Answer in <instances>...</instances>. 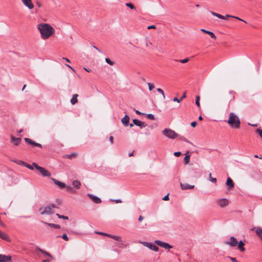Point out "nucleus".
<instances>
[{"instance_id": "obj_1", "label": "nucleus", "mask_w": 262, "mask_h": 262, "mask_svg": "<svg viewBox=\"0 0 262 262\" xmlns=\"http://www.w3.org/2000/svg\"><path fill=\"white\" fill-rule=\"evenodd\" d=\"M37 28L40 32L42 38L43 39H48L55 32L54 29L48 24H39Z\"/></svg>"}, {"instance_id": "obj_2", "label": "nucleus", "mask_w": 262, "mask_h": 262, "mask_svg": "<svg viewBox=\"0 0 262 262\" xmlns=\"http://www.w3.org/2000/svg\"><path fill=\"white\" fill-rule=\"evenodd\" d=\"M228 123L232 127L235 128H238L240 126L241 122L238 117L233 113H230L229 114Z\"/></svg>"}, {"instance_id": "obj_3", "label": "nucleus", "mask_w": 262, "mask_h": 262, "mask_svg": "<svg viewBox=\"0 0 262 262\" xmlns=\"http://www.w3.org/2000/svg\"><path fill=\"white\" fill-rule=\"evenodd\" d=\"M162 134L169 139H175L179 136V134L170 128H165L162 131Z\"/></svg>"}, {"instance_id": "obj_4", "label": "nucleus", "mask_w": 262, "mask_h": 262, "mask_svg": "<svg viewBox=\"0 0 262 262\" xmlns=\"http://www.w3.org/2000/svg\"><path fill=\"white\" fill-rule=\"evenodd\" d=\"M58 208L55 205L51 204L45 207L43 210L40 212L41 214L50 215L54 213V209Z\"/></svg>"}, {"instance_id": "obj_5", "label": "nucleus", "mask_w": 262, "mask_h": 262, "mask_svg": "<svg viewBox=\"0 0 262 262\" xmlns=\"http://www.w3.org/2000/svg\"><path fill=\"white\" fill-rule=\"evenodd\" d=\"M33 166H34V168L39 171L42 176L47 177L51 176V173L48 170L46 169L43 167L39 166L36 163H33Z\"/></svg>"}, {"instance_id": "obj_6", "label": "nucleus", "mask_w": 262, "mask_h": 262, "mask_svg": "<svg viewBox=\"0 0 262 262\" xmlns=\"http://www.w3.org/2000/svg\"><path fill=\"white\" fill-rule=\"evenodd\" d=\"M139 243L142 244L144 246L148 248L149 249H150L154 251L157 252L159 250V248L157 246L153 245L152 244H151L150 243H148L147 242L140 241Z\"/></svg>"}, {"instance_id": "obj_7", "label": "nucleus", "mask_w": 262, "mask_h": 262, "mask_svg": "<svg viewBox=\"0 0 262 262\" xmlns=\"http://www.w3.org/2000/svg\"><path fill=\"white\" fill-rule=\"evenodd\" d=\"M225 243L229 245L231 247H234L237 245L238 241L234 236H231L230 237V241H226L225 242Z\"/></svg>"}, {"instance_id": "obj_8", "label": "nucleus", "mask_w": 262, "mask_h": 262, "mask_svg": "<svg viewBox=\"0 0 262 262\" xmlns=\"http://www.w3.org/2000/svg\"><path fill=\"white\" fill-rule=\"evenodd\" d=\"M155 243L161 247L164 248L165 249H170L172 248V246L169 245L168 243L162 242L160 240H156Z\"/></svg>"}, {"instance_id": "obj_9", "label": "nucleus", "mask_w": 262, "mask_h": 262, "mask_svg": "<svg viewBox=\"0 0 262 262\" xmlns=\"http://www.w3.org/2000/svg\"><path fill=\"white\" fill-rule=\"evenodd\" d=\"M88 196L96 204H100L101 203V199L97 196H95L92 194L88 193Z\"/></svg>"}, {"instance_id": "obj_10", "label": "nucleus", "mask_w": 262, "mask_h": 262, "mask_svg": "<svg viewBox=\"0 0 262 262\" xmlns=\"http://www.w3.org/2000/svg\"><path fill=\"white\" fill-rule=\"evenodd\" d=\"M23 4L29 9L31 10L34 8V5L32 3V0H21Z\"/></svg>"}, {"instance_id": "obj_11", "label": "nucleus", "mask_w": 262, "mask_h": 262, "mask_svg": "<svg viewBox=\"0 0 262 262\" xmlns=\"http://www.w3.org/2000/svg\"><path fill=\"white\" fill-rule=\"evenodd\" d=\"M24 140L27 143H28V144H30L31 145H34L35 146H36V147H39V148H42V145L41 144H40L39 143H38L35 142L34 141H33L31 139H30V138H25L24 139Z\"/></svg>"}, {"instance_id": "obj_12", "label": "nucleus", "mask_w": 262, "mask_h": 262, "mask_svg": "<svg viewBox=\"0 0 262 262\" xmlns=\"http://www.w3.org/2000/svg\"><path fill=\"white\" fill-rule=\"evenodd\" d=\"M11 258L10 255L0 254V262H11Z\"/></svg>"}, {"instance_id": "obj_13", "label": "nucleus", "mask_w": 262, "mask_h": 262, "mask_svg": "<svg viewBox=\"0 0 262 262\" xmlns=\"http://www.w3.org/2000/svg\"><path fill=\"white\" fill-rule=\"evenodd\" d=\"M226 184L228 187V190H231L234 187V183L230 177H228L227 178Z\"/></svg>"}, {"instance_id": "obj_14", "label": "nucleus", "mask_w": 262, "mask_h": 262, "mask_svg": "<svg viewBox=\"0 0 262 262\" xmlns=\"http://www.w3.org/2000/svg\"><path fill=\"white\" fill-rule=\"evenodd\" d=\"M217 203L221 207H224L227 206L229 202L227 199L224 198L219 200Z\"/></svg>"}, {"instance_id": "obj_15", "label": "nucleus", "mask_w": 262, "mask_h": 262, "mask_svg": "<svg viewBox=\"0 0 262 262\" xmlns=\"http://www.w3.org/2000/svg\"><path fill=\"white\" fill-rule=\"evenodd\" d=\"M133 122L135 125L140 127L141 128L145 127L146 125L144 122L136 119H133Z\"/></svg>"}, {"instance_id": "obj_16", "label": "nucleus", "mask_w": 262, "mask_h": 262, "mask_svg": "<svg viewBox=\"0 0 262 262\" xmlns=\"http://www.w3.org/2000/svg\"><path fill=\"white\" fill-rule=\"evenodd\" d=\"M11 141L15 145L17 146L20 144L21 139L20 138H15L13 136L11 135Z\"/></svg>"}, {"instance_id": "obj_17", "label": "nucleus", "mask_w": 262, "mask_h": 262, "mask_svg": "<svg viewBox=\"0 0 262 262\" xmlns=\"http://www.w3.org/2000/svg\"><path fill=\"white\" fill-rule=\"evenodd\" d=\"M181 189L183 190H187V189H191L194 188V186L189 185L187 183H184V184L181 183Z\"/></svg>"}, {"instance_id": "obj_18", "label": "nucleus", "mask_w": 262, "mask_h": 262, "mask_svg": "<svg viewBox=\"0 0 262 262\" xmlns=\"http://www.w3.org/2000/svg\"><path fill=\"white\" fill-rule=\"evenodd\" d=\"M129 120V116L127 115H125V116L122 119L121 122L125 126H127L128 125Z\"/></svg>"}, {"instance_id": "obj_19", "label": "nucleus", "mask_w": 262, "mask_h": 262, "mask_svg": "<svg viewBox=\"0 0 262 262\" xmlns=\"http://www.w3.org/2000/svg\"><path fill=\"white\" fill-rule=\"evenodd\" d=\"M52 180L56 185H58L61 188H63L66 187V185L64 183L59 182V181L54 178H52Z\"/></svg>"}, {"instance_id": "obj_20", "label": "nucleus", "mask_w": 262, "mask_h": 262, "mask_svg": "<svg viewBox=\"0 0 262 262\" xmlns=\"http://www.w3.org/2000/svg\"><path fill=\"white\" fill-rule=\"evenodd\" d=\"M244 245L245 243L242 241H240L239 242H238V244L237 245L238 249L242 252L245 251V249L244 247Z\"/></svg>"}, {"instance_id": "obj_21", "label": "nucleus", "mask_w": 262, "mask_h": 262, "mask_svg": "<svg viewBox=\"0 0 262 262\" xmlns=\"http://www.w3.org/2000/svg\"><path fill=\"white\" fill-rule=\"evenodd\" d=\"M78 97V95L76 94H74L72 96V98L70 100V102L72 104L74 105L78 102V100L77 99Z\"/></svg>"}, {"instance_id": "obj_22", "label": "nucleus", "mask_w": 262, "mask_h": 262, "mask_svg": "<svg viewBox=\"0 0 262 262\" xmlns=\"http://www.w3.org/2000/svg\"><path fill=\"white\" fill-rule=\"evenodd\" d=\"M37 250H38L39 251L41 252L42 253L45 254L46 256L50 257L51 259H53V256L49 252H47L46 251H44V250H42L41 249H40V248H39L38 247H37Z\"/></svg>"}, {"instance_id": "obj_23", "label": "nucleus", "mask_w": 262, "mask_h": 262, "mask_svg": "<svg viewBox=\"0 0 262 262\" xmlns=\"http://www.w3.org/2000/svg\"><path fill=\"white\" fill-rule=\"evenodd\" d=\"M73 187L76 189H79L81 186V183L78 180H74L72 183Z\"/></svg>"}, {"instance_id": "obj_24", "label": "nucleus", "mask_w": 262, "mask_h": 262, "mask_svg": "<svg viewBox=\"0 0 262 262\" xmlns=\"http://www.w3.org/2000/svg\"><path fill=\"white\" fill-rule=\"evenodd\" d=\"M42 223L51 227H53L56 229H59L60 228V225H59L58 224H54L53 223H47L45 222H42Z\"/></svg>"}, {"instance_id": "obj_25", "label": "nucleus", "mask_w": 262, "mask_h": 262, "mask_svg": "<svg viewBox=\"0 0 262 262\" xmlns=\"http://www.w3.org/2000/svg\"><path fill=\"white\" fill-rule=\"evenodd\" d=\"M0 237L2 238L3 239L6 240V241H9V238L8 236V235L5 234V233L2 232L0 231Z\"/></svg>"}, {"instance_id": "obj_26", "label": "nucleus", "mask_w": 262, "mask_h": 262, "mask_svg": "<svg viewBox=\"0 0 262 262\" xmlns=\"http://www.w3.org/2000/svg\"><path fill=\"white\" fill-rule=\"evenodd\" d=\"M210 13H211V14L212 15H213L214 16H216V17H218V18H219L220 19H225V16H224L223 15H221L220 14L215 13V12H214L213 11H210Z\"/></svg>"}, {"instance_id": "obj_27", "label": "nucleus", "mask_w": 262, "mask_h": 262, "mask_svg": "<svg viewBox=\"0 0 262 262\" xmlns=\"http://www.w3.org/2000/svg\"><path fill=\"white\" fill-rule=\"evenodd\" d=\"M190 155L189 154V152H187L186 155H185V156L184 158V163L185 164H188L189 162V160H190Z\"/></svg>"}, {"instance_id": "obj_28", "label": "nucleus", "mask_w": 262, "mask_h": 262, "mask_svg": "<svg viewBox=\"0 0 262 262\" xmlns=\"http://www.w3.org/2000/svg\"><path fill=\"white\" fill-rule=\"evenodd\" d=\"M255 232L259 237L262 238V229L259 227L257 228Z\"/></svg>"}, {"instance_id": "obj_29", "label": "nucleus", "mask_w": 262, "mask_h": 262, "mask_svg": "<svg viewBox=\"0 0 262 262\" xmlns=\"http://www.w3.org/2000/svg\"><path fill=\"white\" fill-rule=\"evenodd\" d=\"M77 154L75 152H73L71 154L66 155L64 156V158H67L69 159H71L72 157L77 156Z\"/></svg>"}, {"instance_id": "obj_30", "label": "nucleus", "mask_w": 262, "mask_h": 262, "mask_svg": "<svg viewBox=\"0 0 262 262\" xmlns=\"http://www.w3.org/2000/svg\"><path fill=\"white\" fill-rule=\"evenodd\" d=\"M234 96L233 95V94L232 93V91H230L229 92V96L227 98V100H229V101L230 102V101H231L233 98H234Z\"/></svg>"}, {"instance_id": "obj_31", "label": "nucleus", "mask_w": 262, "mask_h": 262, "mask_svg": "<svg viewBox=\"0 0 262 262\" xmlns=\"http://www.w3.org/2000/svg\"><path fill=\"white\" fill-rule=\"evenodd\" d=\"M105 60L107 63L109 64L111 66H113L115 64V62L114 61H112L110 59L108 58H105Z\"/></svg>"}, {"instance_id": "obj_32", "label": "nucleus", "mask_w": 262, "mask_h": 262, "mask_svg": "<svg viewBox=\"0 0 262 262\" xmlns=\"http://www.w3.org/2000/svg\"><path fill=\"white\" fill-rule=\"evenodd\" d=\"M68 191H69L71 193H75V191L73 189V188L69 186H67L65 187Z\"/></svg>"}, {"instance_id": "obj_33", "label": "nucleus", "mask_w": 262, "mask_h": 262, "mask_svg": "<svg viewBox=\"0 0 262 262\" xmlns=\"http://www.w3.org/2000/svg\"><path fill=\"white\" fill-rule=\"evenodd\" d=\"M112 238L119 242H122V238L120 236L113 235Z\"/></svg>"}, {"instance_id": "obj_34", "label": "nucleus", "mask_w": 262, "mask_h": 262, "mask_svg": "<svg viewBox=\"0 0 262 262\" xmlns=\"http://www.w3.org/2000/svg\"><path fill=\"white\" fill-rule=\"evenodd\" d=\"M209 180L210 181L212 182V183H215L216 182V179L215 178H212L211 177V173H209Z\"/></svg>"}, {"instance_id": "obj_35", "label": "nucleus", "mask_w": 262, "mask_h": 262, "mask_svg": "<svg viewBox=\"0 0 262 262\" xmlns=\"http://www.w3.org/2000/svg\"><path fill=\"white\" fill-rule=\"evenodd\" d=\"M56 216H57V217L59 219H64V220H68L69 219V217L67 216H64V215H60L58 213L56 214Z\"/></svg>"}, {"instance_id": "obj_36", "label": "nucleus", "mask_w": 262, "mask_h": 262, "mask_svg": "<svg viewBox=\"0 0 262 262\" xmlns=\"http://www.w3.org/2000/svg\"><path fill=\"white\" fill-rule=\"evenodd\" d=\"M178 138H179V139L183 140V141H184L185 142H186L187 143H191V142L189 140H188L187 139L184 138L183 136H182L180 135H179V136L178 137Z\"/></svg>"}, {"instance_id": "obj_37", "label": "nucleus", "mask_w": 262, "mask_h": 262, "mask_svg": "<svg viewBox=\"0 0 262 262\" xmlns=\"http://www.w3.org/2000/svg\"><path fill=\"white\" fill-rule=\"evenodd\" d=\"M195 98V104L198 106V107H200V97L199 96H197Z\"/></svg>"}, {"instance_id": "obj_38", "label": "nucleus", "mask_w": 262, "mask_h": 262, "mask_svg": "<svg viewBox=\"0 0 262 262\" xmlns=\"http://www.w3.org/2000/svg\"><path fill=\"white\" fill-rule=\"evenodd\" d=\"M147 118L148 119H150V120H154L155 119L154 115L151 114H147Z\"/></svg>"}, {"instance_id": "obj_39", "label": "nucleus", "mask_w": 262, "mask_h": 262, "mask_svg": "<svg viewBox=\"0 0 262 262\" xmlns=\"http://www.w3.org/2000/svg\"><path fill=\"white\" fill-rule=\"evenodd\" d=\"M207 34L209 35L212 38H213V39L216 38L215 35L212 32L208 31V32H207Z\"/></svg>"}, {"instance_id": "obj_40", "label": "nucleus", "mask_w": 262, "mask_h": 262, "mask_svg": "<svg viewBox=\"0 0 262 262\" xmlns=\"http://www.w3.org/2000/svg\"><path fill=\"white\" fill-rule=\"evenodd\" d=\"M15 163H16V164H18V165H25V162L23 161H21V160H17V161H14Z\"/></svg>"}, {"instance_id": "obj_41", "label": "nucleus", "mask_w": 262, "mask_h": 262, "mask_svg": "<svg viewBox=\"0 0 262 262\" xmlns=\"http://www.w3.org/2000/svg\"><path fill=\"white\" fill-rule=\"evenodd\" d=\"M24 166H25L26 167H27L28 168H29V169H31V170H33L34 169V166L32 165H31L30 164H26L25 163Z\"/></svg>"}, {"instance_id": "obj_42", "label": "nucleus", "mask_w": 262, "mask_h": 262, "mask_svg": "<svg viewBox=\"0 0 262 262\" xmlns=\"http://www.w3.org/2000/svg\"><path fill=\"white\" fill-rule=\"evenodd\" d=\"M157 91L158 92H159L160 93H161L162 95V96H163V98L165 99V96L164 91L161 89H160V88L157 89Z\"/></svg>"}, {"instance_id": "obj_43", "label": "nucleus", "mask_w": 262, "mask_h": 262, "mask_svg": "<svg viewBox=\"0 0 262 262\" xmlns=\"http://www.w3.org/2000/svg\"><path fill=\"white\" fill-rule=\"evenodd\" d=\"M125 5L130 8L131 9H135V7H134V6L131 4V3H126L125 4Z\"/></svg>"}, {"instance_id": "obj_44", "label": "nucleus", "mask_w": 262, "mask_h": 262, "mask_svg": "<svg viewBox=\"0 0 262 262\" xmlns=\"http://www.w3.org/2000/svg\"><path fill=\"white\" fill-rule=\"evenodd\" d=\"M147 84L148 86L149 90L150 91H151L153 89H154L155 85L152 83L148 82Z\"/></svg>"}, {"instance_id": "obj_45", "label": "nucleus", "mask_w": 262, "mask_h": 262, "mask_svg": "<svg viewBox=\"0 0 262 262\" xmlns=\"http://www.w3.org/2000/svg\"><path fill=\"white\" fill-rule=\"evenodd\" d=\"M188 60H189V58H185L183 59L180 60V62L182 63H185L187 62L188 61Z\"/></svg>"}, {"instance_id": "obj_46", "label": "nucleus", "mask_w": 262, "mask_h": 262, "mask_svg": "<svg viewBox=\"0 0 262 262\" xmlns=\"http://www.w3.org/2000/svg\"><path fill=\"white\" fill-rule=\"evenodd\" d=\"M61 237L65 241H68L69 240V238L66 234H63Z\"/></svg>"}, {"instance_id": "obj_47", "label": "nucleus", "mask_w": 262, "mask_h": 262, "mask_svg": "<svg viewBox=\"0 0 262 262\" xmlns=\"http://www.w3.org/2000/svg\"><path fill=\"white\" fill-rule=\"evenodd\" d=\"M256 133H258V134L260 136V137L262 138V129H257Z\"/></svg>"}, {"instance_id": "obj_48", "label": "nucleus", "mask_w": 262, "mask_h": 262, "mask_svg": "<svg viewBox=\"0 0 262 262\" xmlns=\"http://www.w3.org/2000/svg\"><path fill=\"white\" fill-rule=\"evenodd\" d=\"M173 101L177 102L178 103H180L182 101V99H178L177 97H175L173 99Z\"/></svg>"}, {"instance_id": "obj_49", "label": "nucleus", "mask_w": 262, "mask_h": 262, "mask_svg": "<svg viewBox=\"0 0 262 262\" xmlns=\"http://www.w3.org/2000/svg\"><path fill=\"white\" fill-rule=\"evenodd\" d=\"M196 124H197L196 122H195V121H193V122H192L191 123V126L192 127H195V126H196Z\"/></svg>"}, {"instance_id": "obj_50", "label": "nucleus", "mask_w": 262, "mask_h": 262, "mask_svg": "<svg viewBox=\"0 0 262 262\" xmlns=\"http://www.w3.org/2000/svg\"><path fill=\"white\" fill-rule=\"evenodd\" d=\"M181 155V152L180 151H177V152H175L174 153V155L176 157H179L180 156V155Z\"/></svg>"}, {"instance_id": "obj_51", "label": "nucleus", "mask_w": 262, "mask_h": 262, "mask_svg": "<svg viewBox=\"0 0 262 262\" xmlns=\"http://www.w3.org/2000/svg\"><path fill=\"white\" fill-rule=\"evenodd\" d=\"M228 258H230L233 262H237L236 259L235 257H228Z\"/></svg>"}, {"instance_id": "obj_52", "label": "nucleus", "mask_w": 262, "mask_h": 262, "mask_svg": "<svg viewBox=\"0 0 262 262\" xmlns=\"http://www.w3.org/2000/svg\"><path fill=\"white\" fill-rule=\"evenodd\" d=\"M163 200H164V201H167L169 200V196H168V194H167L166 195H165L163 198Z\"/></svg>"}, {"instance_id": "obj_53", "label": "nucleus", "mask_w": 262, "mask_h": 262, "mask_svg": "<svg viewBox=\"0 0 262 262\" xmlns=\"http://www.w3.org/2000/svg\"><path fill=\"white\" fill-rule=\"evenodd\" d=\"M110 141L111 143V144H113L114 143V138L113 136H110Z\"/></svg>"}, {"instance_id": "obj_54", "label": "nucleus", "mask_w": 262, "mask_h": 262, "mask_svg": "<svg viewBox=\"0 0 262 262\" xmlns=\"http://www.w3.org/2000/svg\"><path fill=\"white\" fill-rule=\"evenodd\" d=\"M233 18H235V19H238V20H241V21H243V22L246 23V21H244V20H243L242 19H241V18H239V17H237V16H233Z\"/></svg>"}, {"instance_id": "obj_55", "label": "nucleus", "mask_w": 262, "mask_h": 262, "mask_svg": "<svg viewBox=\"0 0 262 262\" xmlns=\"http://www.w3.org/2000/svg\"><path fill=\"white\" fill-rule=\"evenodd\" d=\"M156 28V26L155 25H151V26H149L148 27H147V29H155Z\"/></svg>"}, {"instance_id": "obj_56", "label": "nucleus", "mask_w": 262, "mask_h": 262, "mask_svg": "<svg viewBox=\"0 0 262 262\" xmlns=\"http://www.w3.org/2000/svg\"><path fill=\"white\" fill-rule=\"evenodd\" d=\"M144 219V217L142 215H140L138 218V220L139 222L142 221V220Z\"/></svg>"}, {"instance_id": "obj_57", "label": "nucleus", "mask_w": 262, "mask_h": 262, "mask_svg": "<svg viewBox=\"0 0 262 262\" xmlns=\"http://www.w3.org/2000/svg\"><path fill=\"white\" fill-rule=\"evenodd\" d=\"M114 201L116 203H122V201L120 199H117V200H114Z\"/></svg>"}, {"instance_id": "obj_58", "label": "nucleus", "mask_w": 262, "mask_h": 262, "mask_svg": "<svg viewBox=\"0 0 262 262\" xmlns=\"http://www.w3.org/2000/svg\"><path fill=\"white\" fill-rule=\"evenodd\" d=\"M186 92H185V93L182 95V96L181 97V98H180V99H182V100L184 98H186Z\"/></svg>"}, {"instance_id": "obj_59", "label": "nucleus", "mask_w": 262, "mask_h": 262, "mask_svg": "<svg viewBox=\"0 0 262 262\" xmlns=\"http://www.w3.org/2000/svg\"><path fill=\"white\" fill-rule=\"evenodd\" d=\"M0 225L2 226L3 227H5V224L2 222V221L0 219Z\"/></svg>"}, {"instance_id": "obj_60", "label": "nucleus", "mask_w": 262, "mask_h": 262, "mask_svg": "<svg viewBox=\"0 0 262 262\" xmlns=\"http://www.w3.org/2000/svg\"><path fill=\"white\" fill-rule=\"evenodd\" d=\"M97 234H99L100 235H105V234L106 233H103V232H96Z\"/></svg>"}, {"instance_id": "obj_61", "label": "nucleus", "mask_w": 262, "mask_h": 262, "mask_svg": "<svg viewBox=\"0 0 262 262\" xmlns=\"http://www.w3.org/2000/svg\"><path fill=\"white\" fill-rule=\"evenodd\" d=\"M201 31L202 32H204V33H206V34H207V32H208V30H205V29H201Z\"/></svg>"}, {"instance_id": "obj_62", "label": "nucleus", "mask_w": 262, "mask_h": 262, "mask_svg": "<svg viewBox=\"0 0 262 262\" xmlns=\"http://www.w3.org/2000/svg\"><path fill=\"white\" fill-rule=\"evenodd\" d=\"M136 113L138 115H141V114H143V113H141L140 112H139V111L138 110H136Z\"/></svg>"}, {"instance_id": "obj_63", "label": "nucleus", "mask_w": 262, "mask_h": 262, "mask_svg": "<svg viewBox=\"0 0 262 262\" xmlns=\"http://www.w3.org/2000/svg\"><path fill=\"white\" fill-rule=\"evenodd\" d=\"M105 236H106L107 237H109L112 238V237L113 235L106 233Z\"/></svg>"}, {"instance_id": "obj_64", "label": "nucleus", "mask_w": 262, "mask_h": 262, "mask_svg": "<svg viewBox=\"0 0 262 262\" xmlns=\"http://www.w3.org/2000/svg\"><path fill=\"white\" fill-rule=\"evenodd\" d=\"M42 262H50L49 259H44L42 260Z\"/></svg>"}]
</instances>
